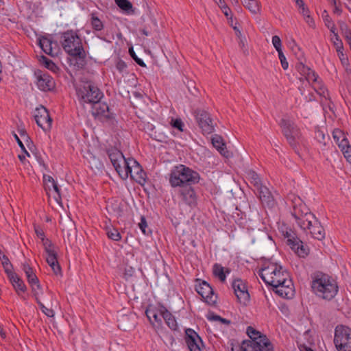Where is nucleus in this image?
I'll use <instances>...</instances> for the list:
<instances>
[{
    "mask_svg": "<svg viewBox=\"0 0 351 351\" xmlns=\"http://www.w3.org/2000/svg\"><path fill=\"white\" fill-rule=\"evenodd\" d=\"M51 189H53L56 193L57 196L55 197L56 200L59 202L61 199L60 191L58 184L54 181L53 184H49Z\"/></svg>",
    "mask_w": 351,
    "mask_h": 351,
    "instance_id": "55",
    "label": "nucleus"
},
{
    "mask_svg": "<svg viewBox=\"0 0 351 351\" xmlns=\"http://www.w3.org/2000/svg\"><path fill=\"white\" fill-rule=\"evenodd\" d=\"M196 121L204 134H211L215 130L213 120L208 112L202 110L195 111Z\"/></svg>",
    "mask_w": 351,
    "mask_h": 351,
    "instance_id": "13",
    "label": "nucleus"
},
{
    "mask_svg": "<svg viewBox=\"0 0 351 351\" xmlns=\"http://www.w3.org/2000/svg\"><path fill=\"white\" fill-rule=\"evenodd\" d=\"M117 5L122 10L128 11L132 9V5L128 0H115Z\"/></svg>",
    "mask_w": 351,
    "mask_h": 351,
    "instance_id": "40",
    "label": "nucleus"
},
{
    "mask_svg": "<svg viewBox=\"0 0 351 351\" xmlns=\"http://www.w3.org/2000/svg\"><path fill=\"white\" fill-rule=\"evenodd\" d=\"M332 137L340 149H344L349 142L345 133L340 129H335L332 131Z\"/></svg>",
    "mask_w": 351,
    "mask_h": 351,
    "instance_id": "30",
    "label": "nucleus"
},
{
    "mask_svg": "<svg viewBox=\"0 0 351 351\" xmlns=\"http://www.w3.org/2000/svg\"><path fill=\"white\" fill-rule=\"evenodd\" d=\"M278 58L280 60L282 67L285 70L287 69L288 66H289V64H288V62L287 61L286 57L285 56L282 51L278 52Z\"/></svg>",
    "mask_w": 351,
    "mask_h": 351,
    "instance_id": "53",
    "label": "nucleus"
},
{
    "mask_svg": "<svg viewBox=\"0 0 351 351\" xmlns=\"http://www.w3.org/2000/svg\"><path fill=\"white\" fill-rule=\"evenodd\" d=\"M207 319L210 321H220L221 317L212 313L207 315Z\"/></svg>",
    "mask_w": 351,
    "mask_h": 351,
    "instance_id": "62",
    "label": "nucleus"
},
{
    "mask_svg": "<svg viewBox=\"0 0 351 351\" xmlns=\"http://www.w3.org/2000/svg\"><path fill=\"white\" fill-rule=\"evenodd\" d=\"M244 6L254 14L259 13L261 10L258 0H245Z\"/></svg>",
    "mask_w": 351,
    "mask_h": 351,
    "instance_id": "33",
    "label": "nucleus"
},
{
    "mask_svg": "<svg viewBox=\"0 0 351 351\" xmlns=\"http://www.w3.org/2000/svg\"><path fill=\"white\" fill-rule=\"evenodd\" d=\"M311 221H313V223L311 226H309V228L307 229V232H305L306 234L309 233L312 237L317 240L323 239L325 237V232L323 227L315 217L313 219H311Z\"/></svg>",
    "mask_w": 351,
    "mask_h": 351,
    "instance_id": "23",
    "label": "nucleus"
},
{
    "mask_svg": "<svg viewBox=\"0 0 351 351\" xmlns=\"http://www.w3.org/2000/svg\"><path fill=\"white\" fill-rule=\"evenodd\" d=\"M160 314L170 329L172 330L178 329V324L175 317L165 306L160 307Z\"/></svg>",
    "mask_w": 351,
    "mask_h": 351,
    "instance_id": "25",
    "label": "nucleus"
},
{
    "mask_svg": "<svg viewBox=\"0 0 351 351\" xmlns=\"http://www.w3.org/2000/svg\"><path fill=\"white\" fill-rule=\"evenodd\" d=\"M118 174L123 180H126L130 176L132 180L141 185L145 182L146 173L139 163L133 158H129L123 170L118 171Z\"/></svg>",
    "mask_w": 351,
    "mask_h": 351,
    "instance_id": "4",
    "label": "nucleus"
},
{
    "mask_svg": "<svg viewBox=\"0 0 351 351\" xmlns=\"http://www.w3.org/2000/svg\"><path fill=\"white\" fill-rule=\"evenodd\" d=\"M258 276L266 284L272 286L280 297L291 299L294 296L293 282L289 273L281 265L270 263L258 271Z\"/></svg>",
    "mask_w": 351,
    "mask_h": 351,
    "instance_id": "1",
    "label": "nucleus"
},
{
    "mask_svg": "<svg viewBox=\"0 0 351 351\" xmlns=\"http://www.w3.org/2000/svg\"><path fill=\"white\" fill-rule=\"evenodd\" d=\"M43 243V245L44 247L45 252H51V251L56 250V247L52 243V242L45 237L41 240Z\"/></svg>",
    "mask_w": 351,
    "mask_h": 351,
    "instance_id": "42",
    "label": "nucleus"
},
{
    "mask_svg": "<svg viewBox=\"0 0 351 351\" xmlns=\"http://www.w3.org/2000/svg\"><path fill=\"white\" fill-rule=\"evenodd\" d=\"M14 289L19 295L20 292H25L27 288L24 282L14 272L8 276Z\"/></svg>",
    "mask_w": 351,
    "mask_h": 351,
    "instance_id": "29",
    "label": "nucleus"
},
{
    "mask_svg": "<svg viewBox=\"0 0 351 351\" xmlns=\"http://www.w3.org/2000/svg\"><path fill=\"white\" fill-rule=\"evenodd\" d=\"M337 53H338V56L341 60V64L343 66H349V60H348V58L346 54H344L343 51L337 52Z\"/></svg>",
    "mask_w": 351,
    "mask_h": 351,
    "instance_id": "56",
    "label": "nucleus"
},
{
    "mask_svg": "<svg viewBox=\"0 0 351 351\" xmlns=\"http://www.w3.org/2000/svg\"><path fill=\"white\" fill-rule=\"evenodd\" d=\"M37 86L43 91H49L54 88L55 83L47 73H43L37 77Z\"/></svg>",
    "mask_w": 351,
    "mask_h": 351,
    "instance_id": "24",
    "label": "nucleus"
},
{
    "mask_svg": "<svg viewBox=\"0 0 351 351\" xmlns=\"http://www.w3.org/2000/svg\"><path fill=\"white\" fill-rule=\"evenodd\" d=\"M61 44L64 50L70 56L79 58V66L85 64V52L80 38L73 31H67L62 34Z\"/></svg>",
    "mask_w": 351,
    "mask_h": 351,
    "instance_id": "3",
    "label": "nucleus"
},
{
    "mask_svg": "<svg viewBox=\"0 0 351 351\" xmlns=\"http://www.w3.org/2000/svg\"><path fill=\"white\" fill-rule=\"evenodd\" d=\"M296 4L301 9L300 13L303 15L304 18L306 16V15L309 14V10L308 8L305 7V5L302 0H296Z\"/></svg>",
    "mask_w": 351,
    "mask_h": 351,
    "instance_id": "48",
    "label": "nucleus"
},
{
    "mask_svg": "<svg viewBox=\"0 0 351 351\" xmlns=\"http://www.w3.org/2000/svg\"><path fill=\"white\" fill-rule=\"evenodd\" d=\"M282 235L287 239V244L291 249L297 254L300 257H305L308 255L309 250L303 242L295 237V234L291 229L285 228H282Z\"/></svg>",
    "mask_w": 351,
    "mask_h": 351,
    "instance_id": "10",
    "label": "nucleus"
},
{
    "mask_svg": "<svg viewBox=\"0 0 351 351\" xmlns=\"http://www.w3.org/2000/svg\"><path fill=\"white\" fill-rule=\"evenodd\" d=\"M92 107V114L101 122H109L114 119V114L110 111L106 103L96 101Z\"/></svg>",
    "mask_w": 351,
    "mask_h": 351,
    "instance_id": "12",
    "label": "nucleus"
},
{
    "mask_svg": "<svg viewBox=\"0 0 351 351\" xmlns=\"http://www.w3.org/2000/svg\"><path fill=\"white\" fill-rule=\"evenodd\" d=\"M107 235L109 239H110L113 241H118L121 240V236L120 233L115 228L108 230L107 231Z\"/></svg>",
    "mask_w": 351,
    "mask_h": 351,
    "instance_id": "41",
    "label": "nucleus"
},
{
    "mask_svg": "<svg viewBox=\"0 0 351 351\" xmlns=\"http://www.w3.org/2000/svg\"><path fill=\"white\" fill-rule=\"evenodd\" d=\"M47 263L51 267L55 274H60L61 273V268L58 262L56 250L51 251V252H47Z\"/></svg>",
    "mask_w": 351,
    "mask_h": 351,
    "instance_id": "28",
    "label": "nucleus"
},
{
    "mask_svg": "<svg viewBox=\"0 0 351 351\" xmlns=\"http://www.w3.org/2000/svg\"><path fill=\"white\" fill-rule=\"evenodd\" d=\"M213 145L219 152V153L226 158H230L232 154L226 150V145L223 142L221 136L215 135L212 138Z\"/></svg>",
    "mask_w": 351,
    "mask_h": 351,
    "instance_id": "27",
    "label": "nucleus"
},
{
    "mask_svg": "<svg viewBox=\"0 0 351 351\" xmlns=\"http://www.w3.org/2000/svg\"><path fill=\"white\" fill-rule=\"evenodd\" d=\"M250 175L252 179L254 180V186L256 187V189L258 188V186H262V184L261 183L260 178L258 176V174L255 171H250Z\"/></svg>",
    "mask_w": 351,
    "mask_h": 351,
    "instance_id": "54",
    "label": "nucleus"
},
{
    "mask_svg": "<svg viewBox=\"0 0 351 351\" xmlns=\"http://www.w3.org/2000/svg\"><path fill=\"white\" fill-rule=\"evenodd\" d=\"M138 226L144 234H149L150 233L149 230H147V223L145 217L142 216L141 217V222L138 223Z\"/></svg>",
    "mask_w": 351,
    "mask_h": 351,
    "instance_id": "49",
    "label": "nucleus"
},
{
    "mask_svg": "<svg viewBox=\"0 0 351 351\" xmlns=\"http://www.w3.org/2000/svg\"><path fill=\"white\" fill-rule=\"evenodd\" d=\"M339 291L338 282L335 279L330 280V307L339 311L342 308L343 304V298L341 297L340 300L334 299L335 296L337 294Z\"/></svg>",
    "mask_w": 351,
    "mask_h": 351,
    "instance_id": "22",
    "label": "nucleus"
},
{
    "mask_svg": "<svg viewBox=\"0 0 351 351\" xmlns=\"http://www.w3.org/2000/svg\"><path fill=\"white\" fill-rule=\"evenodd\" d=\"M328 14L327 10H324L322 13V18L326 27H329V20L328 19Z\"/></svg>",
    "mask_w": 351,
    "mask_h": 351,
    "instance_id": "63",
    "label": "nucleus"
},
{
    "mask_svg": "<svg viewBox=\"0 0 351 351\" xmlns=\"http://www.w3.org/2000/svg\"><path fill=\"white\" fill-rule=\"evenodd\" d=\"M292 216L295 218V221L301 220L302 218H305L306 220L313 219L315 215L309 211L307 206L302 203L298 205H294L291 212Z\"/></svg>",
    "mask_w": 351,
    "mask_h": 351,
    "instance_id": "20",
    "label": "nucleus"
},
{
    "mask_svg": "<svg viewBox=\"0 0 351 351\" xmlns=\"http://www.w3.org/2000/svg\"><path fill=\"white\" fill-rule=\"evenodd\" d=\"M170 124L173 128L178 129L180 132H183L184 125L181 119H172Z\"/></svg>",
    "mask_w": 351,
    "mask_h": 351,
    "instance_id": "43",
    "label": "nucleus"
},
{
    "mask_svg": "<svg viewBox=\"0 0 351 351\" xmlns=\"http://www.w3.org/2000/svg\"><path fill=\"white\" fill-rule=\"evenodd\" d=\"M330 32L334 34V36L336 38V40L334 41V45L336 48L337 52H339L343 50V43L341 40H339L337 35L335 33L333 30V27H330Z\"/></svg>",
    "mask_w": 351,
    "mask_h": 351,
    "instance_id": "45",
    "label": "nucleus"
},
{
    "mask_svg": "<svg viewBox=\"0 0 351 351\" xmlns=\"http://www.w3.org/2000/svg\"><path fill=\"white\" fill-rule=\"evenodd\" d=\"M34 119L38 125L44 131H49L51 128L52 119L46 108L41 106L35 110Z\"/></svg>",
    "mask_w": 351,
    "mask_h": 351,
    "instance_id": "14",
    "label": "nucleus"
},
{
    "mask_svg": "<svg viewBox=\"0 0 351 351\" xmlns=\"http://www.w3.org/2000/svg\"><path fill=\"white\" fill-rule=\"evenodd\" d=\"M220 8L221 9L223 13L225 14L226 16L228 17L229 15L231 14V10L226 4H224L223 5H220Z\"/></svg>",
    "mask_w": 351,
    "mask_h": 351,
    "instance_id": "61",
    "label": "nucleus"
},
{
    "mask_svg": "<svg viewBox=\"0 0 351 351\" xmlns=\"http://www.w3.org/2000/svg\"><path fill=\"white\" fill-rule=\"evenodd\" d=\"M127 67L126 64L121 60H119L116 64V68L119 72H123Z\"/></svg>",
    "mask_w": 351,
    "mask_h": 351,
    "instance_id": "60",
    "label": "nucleus"
},
{
    "mask_svg": "<svg viewBox=\"0 0 351 351\" xmlns=\"http://www.w3.org/2000/svg\"><path fill=\"white\" fill-rule=\"evenodd\" d=\"M280 125L289 144L295 149L302 136L300 129L293 121L285 119L280 121Z\"/></svg>",
    "mask_w": 351,
    "mask_h": 351,
    "instance_id": "9",
    "label": "nucleus"
},
{
    "mask_svg": "<svg viewBox=\"0 0 351 351\" xmlns=\"http://www.w3.org/2000/svg\"><path fill=\"white\" fill-rule=\"evenodd\" d=\"M129 53L131 57L134 60V61L141 66L145 67L146 66V64L145 62L141 60V58H138L136 54L135 53L133 48H130Z\"/></svg>",
    "mask_w": 351,
    "mask_h": 351,
    "instance_id": "50",
    "label": "nucleus"
},
{
    "mask_svg": "<svg viewBox=\"0 0 351 351\" xmlns=\"http://www.w3.org/2000/svg\"><path fill=\"white\" fill-rule=\"evenodd\" d=\"M304 20L306 21V22L308 23V25L310 27L315 26V22H314L313 19H312V17L311 16V15H306V16L304 17Z\"/></svg>",
    "mask_w": 351,
    "mask_h": 351,
    "instance_id": "64",
    "label": "nucleus"
},
{
    "mask_svg": "<svg viewBox=\"0 0 351 351\" xmlns=\"http://www.w3.org/2000/svg\"><path fill=\"white\" fill-rule=\"evenodd\" d=\"M54 181V179L51 176H43V182L45 184L46 191H51V186L49 185V184H53Z\"/></svg>",
    "mask_w": 351,
    "mask_h": 351,
    "instance_id": "51",
    "label": "nucleus"
},
{
    "mask_svg": "<svg viewBox=\"0 0 351 351\" xmlns=\"http://www.w3.org/2000/svg\"><path fill=\"white\" fill-rule=\"evenodd\" d=\"M232 286L238 301L246 304L250 300V294L245 284L241 280L237 279L233 281Z\"/></svg>",
    "mask_w": 351,
    "mask_h": 351,
    "instance_id": "18",
    "label": "nucleus"
},
{
    "mask_svg": "<svg viewBox=\"0 0 351 351\" xmlns=\"http://www.w3.org/2000/svg\"><path fill=\"white\" fill-rule=\"evenodd\" d=\"M40 60L47 69L51 70L53 71H54L56 69H57V66H56V64L52 60L47 58V57H45L44 56H41Z\"/></svg>",
    "mask_w": 351,
    "mask_h": 351,
    "instance_id": "39",
    "label": "nucleus"
},
{
    "mask_svg": "<svg viewBox=\"0 0 351 351\" xmlns=\"http://www.w3.org/2000/svg\"><path fill=\"white\" fill-rule=\"evenodd\" d=\"M91 25L93 28L96 31H101L104 28V25L101 21L94 14L91 17Z\"/></svg>",
    "mask_w": 351,
    "mask_h": 351,
    "instance_id": "38",
    "label": "nucleus"
},
{
    "mask_svg": "<svg viewBox=\"0 0 351 351\" xmlns=\"http://www.w3.org/2000/svg\"><path fill=\"white\" fill-rule=\"evenodd\" d=\"M77 97L82 104H93L103 97L102 92L94 84L87 82L76 89Z\"/></svg>",
    "mask_w": 351,
    "mask_h": 351,
    "instance_id": "5",
    "label": "nucleus"
},
{
    "mask_svg": "<svg viewBox=\"0 0 351 351\" xmlns=\"http://www.w3.org/2000/svg\"><path fill=\"white\" fill-rule=\"evenodd\" d=\"M185 341L190 351H202V340L193 329L187 328L185 330Z\"/></svg>",
    "mask_w": 351,
    "mask_h": 351,
    "instance_id": "17",
    "label": "nucleus"
},
{
    "mask_svg": "<svg viewBox=\"0 0 351 351\" xmlns=\"http://www.w3.org/2000/svg\"><path fill=\"white\" fill-rule=\"evenodd\" d=\"M341 151L343 154L346 160L349 163H351V147L349 144V142L348 143L347 146H345L344 149H341Z\"/></svg>",
    "mask_w": 351,
    "mask_h": 351,
    "instance_id": "47",
    "label": "nucleus"
},
{
    "mask_svg": "<svg viewBox=\"0 0 351 351\" xmlns=\"http://www.w3.org/2000/svg\"><path fill=\"white\" fill-rule=\"evenodd\" d=\"M34 230L37 237L40 238L41 240H43L45 237L44 231L39 226H34Z\"/></svg>",
    "mask_w": 351,
    "mask_h": 351,
    "instance_id": "59",
    "label": "nucleus"
},
{
    "mask_svg": "<svg viewBox=\"0 0 351 351\" xmlns=\"http://www.w3.org/2000/svg\"><path fill=\"white\" fill-rule=\"evenodd\" d=\"M265 347L263 344L260 343H252V345H244L241 346L242 351H264Z\"/></svg>",
    "mask_w": 351,
    "mask_h": 351,
    "instance_id": "35",
    "label": "nucleus"
},
{
    "mask_svg": "<svg viewBox=\"0 0 351 351\" xmlns=\"http://www.w3.org/2000/svg\"><path fill=\"white\" fill-rule=\"evenodd\" d=\"M272 43L275 49L278 52H280L282 51V44H281V40L279 38L278 36H274L272 37Z\"/></svg>",
    "mask_w": 351,
    "mask_h": 351,
    "instance_id": "52",
    "label": "nucleus"
},
{
    "mask_svg": "<svg viewBox=\"0 0 351 351\" xmlns=\"http://www.w3.org/2000/svg\"><path fill=\"white\" fill-rule=\"evenodd\" d=\"M256 189L258 193L259 199L263 205L269 208L274 207L276 202L269 189L262 185L258 186V188Z\"/></svg>",
    "mask_w": 351,
    "mask_h": 351,
    "instance_id": "21",
    "label": "nucleus"
},
{
    "mask_svg": "<svg viewBox=\"0 0 351 351\" xmlns=\"http://www.w3.org/2000/svg\"><path fill=\"white\" fill-rule=\"evenodd\" d=\"M25 275L27 278V281L29 284L32 287V289L34 288V285L36 286L37 289H40L38 278L34 273L33 270L31 271V273L26 274Z\"/></svg>",
    "mask_w": 351,
    "mask_h": 351,
    "instance_id": "37",
    "label": "nucleus"
},
{
    "mask_svg": "<svg viewBox=\"0 0 351 351\" xmlns=\"http://www.w3.org/2000/svg\"><path fill=\"white\" fill-rule=\"evenodd\" d=\"M213 271L214 276L218 277L221 282L226 280V276L224 272V268L221 265L215 263L213 265Z\"/></svg>",
    "mask_w": 351,
    "mask_h": 351,
    "instance_id": "34",
    "label": "nucleus"
},
{
    "mask_svg": "<svg viewBox=\"0 0 351 351\" xmlns=\"http://www.w3.org/2000/svg\"><path fill=\"white\" fill-rule=\"evenodd\" d=\"M14 138L16 139L18 145H19V147H21V149H22V151L25 154V155L28 157H29V152L26 150L23 143H22V141H21V139L19 138V136L14 134Z\"/></svg>",
    "mask_w": 351,
    "mask_h": 351,
    "instance_id": "57",
    "label": "nucleus"
},
{
    "mask_svg": "<svg viewBox=\"0 0 351 351\" xmlns=\"http://www.w3.org/2000/svg\"><path fill=\"white\" fill-rule=\"evenodd\" d=\"M296 223L304 232H307V229L309 228L313 221H310L308 219L306 220L305 218H302L301 220L297 221Z\"/></svg>",
    "mask_w": 351,
    "mask_h": 351,
    "instance_id": "44",
    "label": "nucleus"
},
{
    "mask_svg": "<svg viewBox=\"0 0 351 351\" xmlns=\"http://www.w3.org/2000/svg\"><path fill=\"white\" fill-rule=\"evenodd\" d=\"M333 341L337 351H351V329L343 325L337 326Z\"/></svg>",
    "mask_w": 351,
    "mask_h": 351,
    "instance_id": "8",
    "label": "nucleus"
},
{
    "mask_svg": "<svg viewBox=\"0 0 351 351\" xmlns=\"http://www.w3.org/2000/svg\"><path fill=\"white\" fill-rule=\"evenodd\" d=\"M53 42L51 39L47 38V37H42L39 39V45L42 50L48 55H50L51 56H54V53L53 52V47H52Z\"/></svg>",
    "mask_w": 351,
    "mask_h": 351,
    "instance_id": "31",
    "label": "nucleus"
},
{
    "mask_svg": "<svg viewBox=\"0 0 351 351\" xmlns=\"http://www.w3.org/2000/svg\"><path fill=\"white\" fill-rule=\"evenodd\" d=\"M313 292L322 299H327L329 293V276L317 271L311 276Z\"/></svg>",
    "mask_w": 351,
    "mask_h": 351,
    "instance_id": "7",
    "label": "nucleus"
},
{
    "mask_svg": "<svg viewBox=\"0 0 351 351\" xmlns=\"http://www.w3.org/2000/svg\"><path fill=\"white\" fill-rule=\"evenodd\" d=\"M134 274V269L132 267H127L125 269L124 271V277L125 279H128L130 277H132Z\"/></svg>",
    "mask_w": 351,
    "mask_h": 351,
    "instance_id": "58",
    "label": "nucleus"
},
{
    "mask_svg": "<svg viewBox=\"0 0 351 351\" xmlns=\"http://www.w3.org/2000/svg\"><path fill=\"white\" fill-rule=\"evenodd\" d=\"M315 138L320 143H322L324 146L326 145V142L325 141V134L322 130L320 129H317L315 130Z\"/></svg>",
    "mask_w": 351,
    "mask_h": 351,
    "instance_id": "46",
    "label": "nucleus"
},
{
    "mask_svg": "<svg viewBox=\"0 0 351 351\" xmlns=\"http://www.w3.org/2000/svg\"><path fill=\"white\" fill-rule=\"evenodd\" d=\"M33 294H34V296L35 297V299H36L38 304L39 305L42 312L48 317H53L55 314L53 310L46 307L41 302V301L39 298V292L35 288H33Z\"/></svg>",
    "mask_w": 351,
    "mask_h": 351,
    "instance_id": "32",
    "label": "nucleus"
},
{
    "mask_svg": "<svg viewBox=\"0 0 351 351\" xmlns=\"http://www.w3.org/2000/svg\"><path fill=\"white\" fill-rule=\"evenodd\" d=\"M107 154L112 165L117 173L118 171L123 170V169H121V165H123L124 167L129 160V158L126 159L123 153L115 147L108 149Z\"/></svg>",
    "mask_w": 351,
    "mask_h": 351,
    "instance_id": "16",
    "label": "nucleus"
},
{
    "mask_svg": "<svg viewBox=\"0 0 351 351\" xmlns=\"http://www.w3.org/2000/svg\"><path fill=\"white\" fill-rule=\"evenodd\" d=\"M199 174L183 165L174 167L169 174V183L172 187L180 188L199 182Z\"/></svg>",
    "mask_w": 351,
    "mask_h": 351,
    "instance_id": "2",
    "label": "nucleus"
},
{
    "mask_svg": "<svg viewBox=\"0 0 351 351\" xmlns=\"http://www.w3.org/2000/svg\"><path fill=\"white\" fill-rule=\"evenodd\" d=\"M0 259L1 260L2 265L7 275L9 276L10 274L14 273L12 271L13 266L10 263L8 257L5 255H2V256H0Z\"/></svg>",
    "mask_w": 351,
    "mask_h": 351,
    "instance_id": "36",
    "label": "nucleus"
},
{
    "mask_svg": "<svg viewBox=\"0 0 351 351\" xmlns=\"http://www.w3.org/2000/svg\"><path fill=\"white\" fill-rule=\"evenodd\" d=\"M246 332L251 340L243 341L242 346L252 345V343H260L265 346V351H274V346L265 335L262 334L252 326H248Z\"/></svg>",
    "mask_w": 351,
    "mask_h": 351,
    "instance_id": "11",
    "label": "nucleus"
},
{
    "mask_svg": "<svg viewBox=\"0 0 351 351\" xmlns=\"http://www.w3.org/2000/svg\"><path fill=\"white\" fill-rule=\"evenodd\" d=\"M179 194L182 201L191 207L197 204V197L191 185H187L180 189Z\"/></svg>",
    "mask_w": 351,
    "mask_h": 351,
    "instance_id": "19",
    "label": "nucleus"
},
{
    "mask_svg": "<svg viewBox=\"0 0 351 351\" xmlns=\"http://www.w3.org/2000/svg\"><path fill=\"white\" fill-rule=\"evenodd\" d=\"M195 290L204 301L210 305H214L217 302V295L215 294L213 288L206 281H202L195 287Z\"/></svg>",
    "mask_w": 351,
    "mask_h": 351,
    "instance_id": "15",
    "label": "nucleus"
},
{
    "mask_svg": "<svg viewBox=\"0 0 351 351\" xmlns=\"http://www.w3.org/2000/svg\"><path fill=\"white\" fill-rule=\"evenodd\" d=\"M296 69L308 83L312 82L313 88L319 95L327 98L328 96L327 88L323 87L322 82L319 80L318 75L311 68L304 65L302 62H299L296 64Z\"/></svg>",
    "mask_w": 351,
    "mask_h": 351,
    "instance_id": "6",
    "label": "nucleus"
},
{
    "mask_svg": "<svg viewBox=\"0 0 351 351\" xmlns=\"http://www.w3.org/2000/svg\"><path fill=\"white\" fill-rule=\"evenodd\" d=\"M145 314L153 326L160 327L162 326V319L160 318V309L157 310L154 307H149L145 311Z\"/></svg>",
    "mask_w": 351,
    "mask_h": 351,
    "instance_id": "26",
    "label": "nucleus"
}]
</instances>
